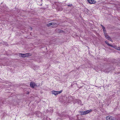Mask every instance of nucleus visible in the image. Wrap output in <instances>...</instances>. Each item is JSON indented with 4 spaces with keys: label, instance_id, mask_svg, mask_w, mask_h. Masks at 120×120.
Listing matches in <instances>:
<instances>
[{
    "label": "nucleus",
    "instance_id": "obj_3",
    "mask_svg": "<svg viewBox=\"0 0 120 120\" xmlns=\"http://www.w3.org/2000/svg\"><path fill=\"white\" fill-rule=\"evenodd\" d=\"M62 90H60V91H52V94H54L55 95H56L58 94L61 93L62 92Z\"/></svg>",
    "mask_w": 120,
    "mask_h": 120
},
{
    "label": "nucleus",
    "instance_id": "obj_7",
    "mask_svg": "<svg viewBox=\"0 0 120 120\" xmlns=\"http://www.w3.org/2000/svg\"><path fill=\"white\" fill-rule=\"evenodd\" d=\"M88 2L90 4H93L95 3V2L94 0H87Z\"/></svg>",
    "mask_w": 120,
    "mask_h": 120
},
{
    "label": "nucleus",
    "instance_id": "obj_2",
    "mask_svg": "<svg viewBox=\"0 0 120 120\" xmlns=\"http://www.w3.org/2000/svg\"><path fill=\"white\" fill-rule=\"evenodd\" d=\"M19 56L20 57H28L29 56V54L28 53H27L26 54H22L21 53H19L18 54Z\"/></svg>",
    "mask_w": 120,
    "mask_h": 120
},
{
    "label": "nucleus",
    "instance_id": "obj_6",
    "mask_svg": "<svg viewBox=\"0 0 120 120\" xmlns=\"http://www.w3.org/2000/svg\"><path fill=\"white\" fill-rule=\"evenodd\" d=\"M105 38L106 39H108L110 40V41H112V40H111L110 38V37L108 35H107V34H105Z\"/></svg>",
    "mask_w": 120,
    "mask_h": 120
},
{
    "label": "nucleus",
    "instance_id": "obj_16",
    "mask_svg": "<svg viewBox=\"0 0 120 120\" xmlns=\"http://www.w3.org/2000/svg\"><path fill=\"white\" fill-rule=\"evenodd\" d=\"M32 28L31 27L30 30H32Z\"/></svg>",
    "mask_w": 120,
    "mask_h": 120
},
{
    "label": "nucleus",
    "instance_id": "obj_18",
    "mask_svg": "<svg viewBox=\"0 0 120 120\" xmlns=\"http://www.w3.org/2000/svg\"><path fill=\"white\" fill-rule=\"evenodd\" d=\"M5 43L6 44H7V43Z\"/></svg>",
    "mask_w": 120,
    "mask_h": 120
},
{
    "label": "nucleus",
    "instance_id": "obj_4",
    "mask_svg": "<svg viewBox=\"0 0 120 120\" xmlns=\"http://www.w3.org/2000/svg\"><path fill=\"white\" fill-rule=\"evenodd\" d=\"M30 85L31 87L34 88L35 86H37V84L36 83H35L34 82H31L30 84Z\"/></svg>",
    "mask_w": 120,
    "mask_h": 120
},
{
    "label": "nucleus",
    "instance_id": "obj_12",
    "mask_svg": "<svg viewBox=\"0 0 120 120\" xmlns=\"http://www.w3.org/2000/svg\"><path fill=\"white\" fill-rule=\"evenodd\" d=\"M51 25H52V22H50L47 24V26H49Z\"/></svg>",
    "mask_w": 120,
    "mask_h": 120
},
{
    "label": "nucleus",
    "instance_id": "obj_1",
    "mask_svg": "<svg viewBox=\"0 0 120 120\" xmlns=\"http://www.w3.org/2000/svg\"><path fill=\"white\" fill-rule=\"evenodd\" d=\"M92 111V110L90 109L84 111H80L79 113L81 115H86L89 113L90 112H91Z\"/></svg>",
    "mask_w": 120,
    "mask_h": 120
},
{
    "label": "nucleus",
    "instance_id": "obj_9",
    "mask_svg": "<svg viewBox=\"0 0 120 120\" xmlns=\"http://www.w3.org/2000/svg\"><path fill=\"white\" fill-rule=\"evenodd\" d=\"M37 114V115L38 117H40L41 116V113L40 112H38Z\"/></svg>",
    "mask_w": 120,
    "mask_h": 120
},
{
    "label": "nucleus",
    "instance_id": "obj_10",
    "mask_svg": "<svg viewBox=\"0 0 120 120\" xmlns=\"http://www.w3.org/2000/svg\"><path fill=\"white\" fill-rule=\"evenodd\" d=\"M105 43L107 44L109 46H110L112 47H113L112 45L110 44H109V43L107 42V41H105Z\"/></svg>",
    "mask_w": 120,
    "mask_h": 120
},
{
    "label": "nucleus",
    "instance_id": "obj_17",
    "mask_svg": "<svg viewBox=\"0 0 120 120\" xmlns=\"http://www.w3.org/2000/svg\"><path fill=\"white\" fill-rule=\"evenodd\" d=\"M29 94V92H28V93H27V94Z\"/></svg>",
    "mask_w": 120,
    "mask_h": 120
},
{
    "label": "nucleus",
    "instance_id": "obj_5",
    "mask_svg": "<svg viewBox=\"0 0 120 120\" xmlns=\"http://www.w3.org/2000/svg\"><path fill=\"white\" fill-rule=\"evenodd\" d=\"M106 119L107 120H113L114 117L110 116H109L106 117Z\"/></svg>",
    "mask_w": 120,
    "mask_h": 120
},
{
    "label": "nucleus",
    "instance_id": "obj_15",
    "mask_svg": "<svg viewBox=\"0 0 120 120\" xmlns=\"http://www.w3.org/2000/svg\"><path fill=\"white\" fill-rule=\"evenodd\" d=\"M72 5L71 4H69L68 5V6H69V7H71V6Z\"/></svg>",
    "mask_w": 120,
    "mask_h": 120
},
{
    "label": "nucleus",
    "instance_id": "obj_14",
    "mask_svg": "<svg viewBox=\"0 0 120 120\" xmlns=\"http://www.w3.org/2000/svg\"><path fill=\"white\" fill-rule=\"evenodd\" d=\"M60 33L64 32V31L62 30H60Z\"/></svg>",
    "mask_w": 120,
    "mask_h": 120
},
{
    "label": "nucleus",
    "instance_id": "obj_13",
    "mask_svg": "<svg viewBox=\"0 0 120 120\" xmlns=\"http://www.w3.org/2000/svg\"><path fill=\"white\" fill-rule=\"evenodd\" d=\"M52 25H55L56 24L55 23H53V22H52Z\"/></svg>",
    "mask_w": 120,
    "mask_h": 120
},
{
    "label": "nucleus",
    "instance_id": "obj_11",
    "mask_svg": "<svg viewBox=\"0 0 120 120\" xmlns=\"http://www.w3.org/2000/svg\"><path fill=\"white\" fill-rule=\"evenodd\" d=\"M115 48L116 49H117L118 50H120V47H116Z\"/></svg>",
    "mask_w": 120,
    "mask_h": 120
},
{
    "label": "nucleus",
    "instance_id": "obj_8",
    "mask_svg": "<svg viewBox=\"0 0 120 120\" xmlns=\"http://www.w3.org/2000/svg\"><path fill=\"white\" fill-rule=\"evenodd\" d=\"M102 28L103 30V31L104 32V34H105L106 33V31L105 29V27L101 25Z\"/></svg>",
    "mask_w": 120,
    "mask_h": 120
}]
</instances>
